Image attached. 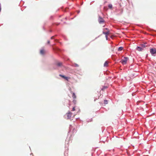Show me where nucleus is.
I'll return each instance as SVG.
<instances>
[{
    "label": "nucleus",
    "instance_id": "f257e3e1",
    "mask_svg": "<svg viewBox=\"0 0 156 156\" xmlns=\"http://www.w3.org/2000/svg\"><path fill=\"white\" fill-rule=\"evenodd\" d=\"M128 59V58L127 57H124L121 61V62L123 65L126 64Z\"/></svg>",
    "mask_w": 156,
    "mask_h": 156
},
{
    "label": "nucleus",
    "instance_id": "f03ea898",
    "mask_svg": "<svg viewBox=\"0 0 156 156\" xmlns=\"http://www.w3.org/2000/svg\"><path fill=\"white\" fill-rule=\"evenodd\" d=\"M98 21L99 23L101 24L105 22V21L104 19L101 16H99Z\"/></svg>",
    "mask_w": 156,
    "mask_h": 156
},
{
    "label": "nucleus",
    "instance_id": "7ed1b4c3",
    "mask_svg": "<svg viewBox=\"0 0 156 156\" xmlns=\"http://www.w3.org/2000/svg\"><path fill=\"white\" fill-rule=\"evenodd\" d=\"M72 113L70 112H69L66 114V116L67 117V119H70L72 115Z\"/></svg>",
    "mask_w": 156,
    "mask_h": 156
},
{
    "label": "nucleus",
    "instance_id": "20e7f679",
    "mask_svg": "<svg viewBox=\"0 0 156 156\" xmlns=\"http://www.w3.org/2000/svg\"><path fill=\"white\" fill-rule=\"evenodd\" d=\"M150 51L152 55L156 53V49L155 48H151L150 49Z\"/></svg>",
    "mask_w": 156,
    "mask_h": 156
},
{
    "label": "nucleus",
    "instance_id": "39448f33",
    "mask_svg": "<svg viewBox=\"0 0 156 156\" xmlns=\"http://www.w3.org/2000/svg\"><path fill=\"white\" fill-rule=\"evenodd\" d=\"M103 34L105 35V37L107 39L108 37V34H109V30H108L106 32H103Z\"/></svg>",
    "mask_w": 156,
    "mask_h": 156
},
{
    "label": "nucleus",
    "instance_id": "423d86ee",
    "mask_svg": "<svg viewBox=\"0 0 156 156\" xmlns=\"http://www.w3.org/2000/svg\"><path fill=\"white\" fill-rule=\"evenodd\" d=\"M59 76L61 77H62L64 78V79H65V80L67 81L68 80V79H69V78L65 76H64L63 75H62L60 74L59 75Z\"/></svg>",
    "mask_w": 156,
    "mask_h": 156
},
{
    "label": "nucleus",
    "instance_id": "0eeeda50",
    "mask_svg": "<svg viewBox=\"0 0 156 156\" xmlns=\"http://www.w3.org/2000/svg\"><path fill=\"white\" fill-rule=\"evenodd\" d=\"M136 50L139 51H142L143 50V49L141 47H137L136 48Z\"/></svg>",
    "mask_w": 156,
    "mask_h": 156
},
{
    "label": "nucleus",
    "instance_id": "6e6552de",
    "mask_svg": "<svg viewBox=\"0 0 156 156\" xmlns=\"http://www.w3.org/2000/svg\"><path fill=\"white\" fill-rule=\"evenodd\" d=\"M71 93L72 94V97L73 99H76V96L75 94L73 92H72Z\"/></svg>",
    "mask_w": 156,
    "mask_h": 156
},
{
    "label": "nucleus",
    "instance_id": "1a4fd4ad",
    "mask_svg": "<svg viewBox=\"0 0 156 156\" xmlns=\"http://www.w3.org/2000/svg\"><path fill=\"white\" fill-rule=\"evenodd\" d=\"M40 52L41 54L43 55L45 53V51L44 49H42L40 50Z\"/></svg>",
    "mask_w": 156,
    "mask_h": 156
},
{
    "label": "nucleus",
    "instance_id": "9d476101",
    "mask_svg": "<svg viewBox=\"0 0 156 156\" xmlns=\"http://www.w3.org/2000/svg\"><path fill=\"white\" fill-rule=\"evenodd\" d=\"M108 62L107 61L105 62V63L104 64V66L105 67H107L108 66Z\"/></svg>",
    "mask_w": 156,
    "mask_h": 156
},
{
    "label": "nucleus",
    "instance_id": "9b49d317",
    "mask_svg": "<svg viewBox=\"0 0 156 156\" xmlns=\"http://www.w3.org/2000/svg\"><path fill=\"white\" fill-rule=\"evenodd\" d=\"M62 65V63L60 62H58L56 63V65L58 66H61Z\"/></svg>",
    "mask_w": 156,
    "mask_h": 156
},
{
    "label": "nucleus",
    "instance_id": "f8f14e48",
    "mask_svg": "<svg viewBox=\"0 0 156 156\" xmlns=\"http://www.w3.org/2000/svg\"><path fill=\"white\" fill-rule=\"evenodd\" d=\"M108 7L109 9H111L112 7V5L111 4H109L108 5Z\"/></svg>",
    "mask_w": 156,
    "mask_h": 156
},
{
    "label": "nucleus",
    "instance_id": "ddd939ff",
    "mask_svg": "<svg viewBox=\"0 0 156 156\" xmlns=\"http://www.w3.org/2000/svg\"><path fill=\"white\" fill-rule=\"evenodd\" d=\"M123 49V48L122 47H120L118 48V50L119 51H121Z\"/></svg>",
    "mask_w": 156,
    "mask_h": 156
},
{
    "label": "nucleus",
    "instance_id": "4468645a",
    "mask_svg": "<svg viewBox=\"0 0 156 156\" xmlns=\"http://www.w3.org/2000/svg\"><path fill=\"white\" fill-rule=\"evenodd\" d=\"M108 101L107 100H105L104 101V103L105 104H106L108 103Z\"/></svg>",
    "mask_w": 156,
    "mask_h": 156
},
{
    "label": "nucleus",
    "instance_id": "2eb2a0df",
    "mask_svg": "<svg viewBox=\"0 0 156 156\" xmlns=\"http://www.w3.org/2000/svg\"><path fill=\"white\" fill-rule=\"evenodd\" d=\"M73 102L74 103V104H76V100L75 99H73Z\"/></svg>",
    "mask_w": 156,
    "mask_h": 156
},
{
    "label": "nucleus",
    "instance_id": "dca6fc26",
    "mask_svg": "<svg viewBox=\"0 0 156 156\" xmlns=\"http://www.w3.org/2000/svg\"><path fill=\"white\" fill-rule=\"evenodd\" d=\"M75 107H74L73 108V109H72V111H75Z\"/></svg>",
    "mask_w": 156,
    "mask_h": 156
},
{
    "label": "nucleus",
    "instance_id": "f3484780",
    "mask_svg": "<svg viewBox=\"0 0 156 156\" xmlns=\"http://www.w3.org/2000/svg\"><path fill=\"white\" fill-rule=\"evenodd\" d=\"M141 46L142 47V48H145V45L144 44H141Z\"/></svg>",
    "mask_w": 156,
    "mask_h": 156
},
{
    "label": "nucleus",
    "instance_id": "a211bd4d",
    "mask_svg": "<svg viewBox=\"0 0 156 156\" xmlns=\"http://www.w3.org/2000/svg\"><path fill=\"white\" fill-rule=\"evenodd\" d=\"M74 65H75V66L76 67H78L79 66L78 65L76 64H75Z\"/></svg>",
    "mask_w": 156,
    "mask_h": 156
},
{
    "label": "nucleus",
    "instance_id": "6ab92c4d",
    "mask_svg": "<svg viewBox=\"0 0 156 156\" xmlns=\"http://www.w3.org/2000/svg\"><path fill=\"white\" fill-rule=\"evenodd\" d=\"M50 41H48V43L49 44H50Z\"/></svg>",
    "mask_w": 156,
    "mask_h": 156
},
{
    "label": "nucleus",
    "instance_id": "aec40b11",
    "mask_svg": "<svg viewBox=\"0 0 156 156\" xmlns=\"http://www.w3.org/2000/svg\"><path fill=\"white\" fill-rule=\"evenodd\" d=\"M53 38H54V37H53V36L52 37H51V39H53Z\"/></svg>",
    "mask_w": 156,
    "mask_h": 156
},
{
    "label": "nucleus",
    "instance_id": "412c9836",
    "mask_svg": "<svg viewBox=\"0 0 156 156\" xmlns=\"http://www.w3.org/2000/svg\"><path fill=\"white\" fill-rule=\"evenodd\" d=\"M105 29H106V30H108V29L107 28H105Z\"/></svg>",
    "mask_w": 156,
    "mask_h": 156
}]
</instances>
